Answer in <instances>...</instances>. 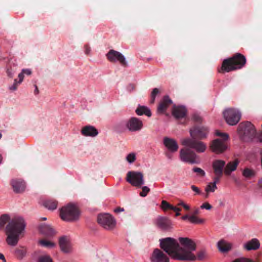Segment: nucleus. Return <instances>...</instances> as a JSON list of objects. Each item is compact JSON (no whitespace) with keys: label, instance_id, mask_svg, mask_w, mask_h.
Here are the masks:
<instances>
[{"label":"nucleus","instance_id":"nucleus-39","mask_svg":"<svg viewBox=\"0 0 262 262\" xmlns=\"http://www.w3.org/2000/svg\"><path fill=\"white\" fill-rule=\"evenodd\" d=\"M159 91L158 89L155 88V89H153V90H152V91L151 92V100H150V102L151 103H154L156 97L157 95L159 93Z\"/></svg>","mask_w":262,"mask_h":262},{"label":"nucleus","instance_id":"nucleus-4","mask_svg":"<svg viewBox=\"0 0 262 262\" xmlns=\"http://www.w3.org/2000/svg\"><path fill=\"white\" fill-rule=\"evenodd\" d=\"M246 61L244 55L236 53L232 57L223 60L219 72L224 73L241 69L245 66Z\"/></svg>","mask_w":262,"mask_h":262},{"label":"nucleus","instance_id":"nucleus-21","mask_svg":"<svg viewBox=\"0 0 262 262\" xmlns=\"http://www.w3.org/2000/svg\"><path fill=\"white\" fill-rule=\"evenodd\" d=\"M181 219L193 224H203L205 222V220L199 217L196 214H185Z\"/></svg>","mask_w":262,"mask_h":262},{"label":"nucleus","instance_id":"nucleus-26","mask_svg":"<svg viewBox=\"0 0 262 262\" xmlns=\"http://www.w3.org/2000/svg\"><path fill=\"white\" fill-rule=\"evenodd\" d=\"M260 243L258 239L253 238L244 245V248L248 251L256 250L259 249Z\"/></svg>","mask_w":262,"mask_h":262},{"label":"nucleus","instance_id":"nucleus-20","mask_svg":"<svg viewBox=\"0 0 262 262\" xmlns=\"http://www.w3.org/2000/svg\"><path fill=\"white\" fill-rule=\"evenodd\" d=\"M11 183L14 191L16 193H21L25 189V183L21 180L13 179Z\"/></svg>","mask_w":262,"mask_h":262},{"label":"nucleus","instance_id":"nucleus-27","mask_svg":"<svg viewBox=\"0 0 262 262\" xmlns=\"http://www.w3.org/2000/svg\"><path fill=\"white\" fill-rule=\"evenodd\" d=\"M157 225L163 229H167L170 227L171 221L167 217H160L157 220Z\"/></svg>","mask_w":262,"mask_h":262},{"label":"nucleus","instance_id":"nucleus-55","mask_svg":"<svg viewBox=\"0 0 262 262\" xmlns=\"http://www.w3.org/2000/svg\"><path fill=\"white\" fill-rule=\"evenodd\" d=\"M135 88V86L134 84H130L128 87H127V89L128 91H131L132 90H134Z\"/></svg>","mask_w":262,"mask_h":262},{"label":"nucleus","instance_id":"nucleus-17","mask_svg":"<svg viewBox=\"0 0 262 262\" xmlns=\"http://www.w3.org/2000/svg\"><path fill=\"white\" fill-rule=\"evenodd\" d=\"M172 103V100L168 96H164L158 106L157 113L159 114H164Z\"/></svg>","mask_w":262,"mask_h":262},{"label":"nucleus","instance_id":"nucleus-53","mask_svg":"<svg viewBox=\"0 0 262 262\" xmlns=\"http://www.w3.org/2000/svg\"><path fill=\"white\" fill-rule=\"evenodd\" d=\"M114 211L115 212V213H118L119 212L124 211V209L123 208L118 207L114 209Z\"/></svg>","mask_w":262,"mask_h":262},{"label":"nucleus","instance_id":"nucleus-64","mask_svg":"<svg viewBox=\"0 0 262 262\" xmlns=\"http://www.w3.org/2000/svg\"><path fill=\"white\" fill-rule=\"evenodd\" d=\"M47 220V218L46 217H42L41 219V220H43V221H45Z\"/></svg>","mask_w":262,"mask_h":262},{"label":"nucleus","instance_id":"nucleus-12","mask_svg":"<svg viewBox=\"0 0 262 262\" xmlns=\"http://www.w3.org/2000/svg\"><path fill=\"white\" fill-rule=\"evenodd\" d=\"M126 127L131 132H139L143 127L142 120L137 117H131L126 122Z\"/></svg>","mask_w":262,"mask_h":262},{"label":"nucleus","instance_id":"nucleus-63","mask_svg":"<svg viewBox=\"0 0 262 262\" xmlns=\"http://www.w3.org/2000/svg\"><path fill=\"white\" fill-rule=\"evenodd\" d=\"M199 211H200L199 208H195L193 213H199Z\"/></svg>","mask_w":262,"mask_h":262},{"label":"nucleus","instance_id":"nucleus-18","mask_svg":"<svg viewBox=\"0 0 262 262\" xmlns=\"http://www.w3.org/2000/svg\"><path fill=\"white\" fill-rule=\"evenodd\" d=\"M172 114L177 119H184L186 121L187 110L186 108L182 106H174L172 110Z\"/></svg>","mask_w":262,"mask_h":262},{"label":"nucleus","instance_id":"nucleus-30","mask_svg":"<svg viewBox=\"0 0 262 262\" xmlns=\"http://www.w3.org/2000/svg\"><path fill=\"white\" fill-rule=\"evenodd\" d=\"M242 174L246 179H250L255 176V171L252 169L246 167L243 170Z\"/></svg>","mask_w":262,"mask_h":262},{"label":"nucleus","instance_id":"nucleus-1","mask_svg":"<svg viewBox=\"0 0 262 262\" xmlns=\"http://www.w3.org/2000/svg\"><path fill=\"white\" fill-rule=\"evenodd\" d=\"M189 133L191 138H185L182 140V145L195 149L198 152H203L206 149V145L200 141L207 137L208 128L204 126L194 125L192 127Z\"/></svg>","mask_w":262,"mask_h":262},{"label":"nucleus","instance_id":"nucleus-35","mask_svg":"<svg viewBox=\"0 0 262 262\" xmlns=\"http://www.w3.org/2000/svg\"><path fill=\"white\" fill-rule=\"evenodd\" d=\"M39 244L46 248H52L55 246V244L52 242L46 240L41 239L39 242Z\"/></svg>","mask_w":262,"mask_h":262},{"label":"nucleus","instance_id":"nucleus-31","mask_svg":"<svg viewBox=\"0 0 262 262\" xmlns=\"http://www.w3.org/2000/svg\"><path fill=\"white\" fill-rule=\"evenodd\" d=\"M11 220L8 214H3L0 216V230L4 229L6 224H9Z\"/></svg>","mask_w":262,"mask_h":262},{"label":"nucleus","instance_id":"nucleus-7","mask_svg":"<svg viewBox=\"0 0 262 262\" xmlns=\"http://www.w3.org/2000/svg\"><path fill=\"white\" fill-rule=\"evenodd\" d=\"M186 147L181 149L180 151V158L181 160L191 164L198 163L197 156L195 152L191 149L190 147Z\"/></svg>","mask_w":262,"mask_h":262},{"label":"nucleus","instance_id":"nucleus-38","mask_svg":"<svg viewBox=\"0 0 262 262\" xmlns=\"http://www.w3.org/2000/svg\"><path fill=\"white\" fill-rule=\"evenodd\" d=\"M215 134L216 136L222 138L221 140H225L228 141L229 139V135L226 133H221L219 130H216Z\"/></svg>","mask_w":262,"mask_h":262},{"label":"nucleus","instance_id":"nucleus-48","mask_svg":"<svg viewBox=\"0 0 262 262\" xmlns=\"http://www.w3.org/2000/svg\"><path fill=\"white\" fill-rule=\"evenodd\" d=\"M201 208L202 209H206L209 210L211 208L212 206L208 203H204L201 206Z\"/></svg>","mask_w":262,"mask_h":262},{"label":"nucleus","instance_id":"nucleus-15","mask_svg":"<svg viewBox=\"0 0 262 262\" xmlns=\"http://www.w3.org/2000/svg\"><path fill=\"white\" fill-rule=\"evenodd\" d=\"M152 262H169V258L161 250L155 249L150 258Z\"/></svg>","mask_w":262,"mask_h":262},{"label":"nucleus","instance_id":"nucleus-32","mask_svg":"<svg viewBox=\"0 0 262 262\" xmlns=\"http://www.w3.org/2000/svg\"><path fill=\"white\" fill-rule=\"evenodd\" d=\"M16 65L13 64L11 65L9 63L7 70V76L10 78H12L16 71Z\"/></svg>","mask_w":262,"mask_h":262},{"label":"nucleus","instance_id":"nucleus-62","mask_svg":"<svg viewBox=\"0 0 262 262\" xmlns=\"http://www.w3.org/2000/svg\"><path fill=\"white\" fill-rule=\"evenodd\" d=\"M258 185L260 187L262 188V178L259 181Z\"/></svg>","mask_w":262,"mask_h":262},{"label":"nucleus","instance_id":"nucleus-23","mask_svg":"<svg viewBox=\"0 0 262 262\" xmlns=\"http://www.w3.org/2000/svg\"><path fill=\"white\" fill-rule=\"evenodd\" d=\"M81 132L82 135L84 136L95 137L98 134L97 129L94 126L91 125L84 126Z\"/></svg>","mask_w":262,"mask_h":262},{"label":"nucleus","instance_id":"nucleus-29","mask_svg":"<svg viewBox=\"0 0 262 262\" xmlns=\"http://www.w3.org/2000/svg\"><path fill=\"white\" fill-rule=\"evenodd\" d=\"M43 206L49 210L53 211L57 207V202L52 200H47L43 202Z\"/></svg>","mask_w":262,"mask_h":262},{"label":"nucleus","instance_id":"nucleus-9","mask_svg":"<svg viewBox=\"0 0 262 262\" xmlns=\"http://www.w3.org/2000/svg\"><path fill=\"white\" fill-rule=\"evenodd\" d=\"M223 114L227 123L230 125H236L241 119V114L234 108H228Z\"/></svg>","mask_w":262,"mask_h":262},{"label":"nucleus","instance_id":"nucleus-19","mask_svg":"<svg viewBox=\"0 0 262 262\" xmlns=\"http://www.w3.org/2000/svg\"><path fill=\"white\" fill-rule=\"evenodd\" d=\"M39 232L48 237L54 236L56 232L55 230L50 225L46 224H41L38 226Z\"/></svg>","mask_w":262,"mask_h":262},{"label":"nucleus","instance_id":"nucleus-25","mask_svg":"<svg viewBox=\"0 0 262 262\" xmlns=\"http://www.w3.org/2000/svg\"><path fill=\"white\" fill-rule=\"evenodd\" d=\"M160 206L163 211L172 210L175 212V213H179L182 211L180 207L173 206L165 200L162 201Z\"/></svg>","mask_w":262,"mask_h":262},{"label":"nucleus","instance_id":"nucleus-59","mask_svg":"<svg viewBox=\"0 0 262 262\" xmlns=\"http://www.w3.org/2000/svg\"><path fill=\"white\" fill-rule=\"evenodd\" d=\"M244 262H254V261L250 259L244 258Z\"/></svg>","mask_w":262,"mask_h":262},{"label":"nucleus","instance_id":"nucleus-49","mask_svg":"<svg viewBox=\"0 0 262 262\" xmlns=\"http://www.w3.org/2000/svg\"><path fill=\"white\" fill-rule=\"evenodd\" d=\"M91 51V48L88 45H84V52L85 54L89 55Z\"/></svg>","mask_w":262,"mask_h":262},{"label":"nucleus","instance_id":"nucleus-57","mask_svg":"<svg viewBox=\"0 0 262 262\" xmlns=\"http://www.w3.org/2000/svg\"><path fill=\"white\" fill-rule=\"evenodd\" d=\"M17 252L18 254H21L22 256H24V252L23 251V250H18L17 251Z\"/></svg>","mask_w":262,"mask_h":262},{"label":"nucleus","instance_id":"nucleus-56","mask_svg":"<svg viewBox=\"0 0 262 262\" xmlns=\"http://www.w3.org/2000/svg\"><path fill=\"white\" fill-rule=\"evenodd\" d=\"M0 259L3 260V262H6V258L2 253H0Z\"/></svg>","mask_w":262,"mask_h":262},{"label":"nucleus","instance_id":"nucleus-33","mask_svg":"<svg viewBox=\"0 0 262 262\" xmlns=\"http://www.w3.org/2000/svg\"><path fill=\"white\" fill-rule=\"evenodd\" d=\"M214 182L213 183H210L206 187L205 191L207 193H209L210 192H214L216 189L217 186L216 184L218 183L219 181H216L215 179L213 178Z\"/></svg>","mask_w":262,"mask_h":262},{"label":"nucleus","instance_id":"nucleus-41","mask_svg":"<svg viewBox=\"0 0 262 262\" xmlns=\"http://www.w3.org/2000/svg\"><path fill=\"white\" fill-rule=\"evenodd\" d=\"M136 159V155L134 153L129 154L126 158V160L130 163H133Z\"/></svg>","mask_w":262,"mask_h":262},{"label":"nucleus","instance_id":"nucleus-37","mask_svg":"<svg viewBox=\"0 0 262 262\" xmlns=\"http://www.w3.org/2000/svg\"><path fill=\"white\" fill-rule=\"evenodd\" d=\"M59 244L60 249L64 253L66 252V237L63 236L59 238Z\"/></svg>","mask_w":262,"mask_h":262},{"label":"nucleus","instance_id":"nucleus-6","mask_svg":"<svg viewBox=\"0 0 262 262\" xmlns=\"http://www.w3.org/2000/svg\"><path fill=\"white\" fill-rule=\"evenodd\" d=\"M126 181L132 186L140 188L144 184V175L141 172L129 171L126 174Z\"/></svg>","mask_w":262,"mask_h":262},{"label":"nucleus","instance_id":"nucleus-50","mask_svg":"<svg viewBox=\"0 0 262 262\" xmlns=\"http://www.w3.org/2000/svg\"><path fill=\"white\" fill-rule=\"evenodd\" d=\"M72 251V248L70 243L67 240V253H70Z\"/></svg>","mask_w":262,"mask_h":262},{"label":"nucleus","instance_id":"nucleus-52","mask_svg":"<svg viewBox=\"0 0 262 262\" xmlns=\"http://www.w3.org/2000/svg\"><path fill=\"white\" fill-rule=\"evenodd\" d=\"M19 81L18 83H21L23 81L24 78V74L22 73V72L18 74Z\"/></svg>","mask_w":262,"mask_h":262},{"label":"nucleus","instance_id":"nucleus-54","mask_svg":"<svg viewBox=\"0 0 262 262\" xmlns=\"http://www.w3.org/2000/svg\"><path fill=\"white\" fill-rule=\"evenodd\" d=\"M22 73H24V74L30 75L31 74V71L29 69H23L22 70Z\"/></svg>","mask_w":262,"mask_h":262},{"label":"nucleus","instance_id":"nucleus-40","mask_svg":"<svg viewBox=\"0 0 262 262\" xmlns=\"http://www.w3.org/2000/svg\"><path fill=\"white\" fill-rule=\"evenodd\" d=\"M150 191V189L147 186H143L142 188V191L140 193V195L142 197L146 196Z\"/></svg>","mask_w":262,"mask_h":262},{"label":"nucleus","instance_id":"nucleus-24","mask_svg":"<svg viewBox=\"0 0 262 262\" xmlns=\"http://www.w3.org/2000/svg\"><path fill=\"white\" fill-rule=\"evenodd\" d=\"M238 159H235L234 161H230L225 165L224 169V173L226 176H230L232 171H235L239 164Z\"/></svg>","mask_w":262,"mask_h":262},{"label":"nucleus","instance_id":"nucleus-47","mask_svg":"<svg viewBox=\"0 0 262 262\" xmlns=\"http://www.w3.org/2000/svg\"><path fill=\"white\" fill-rule=\"evenodd\" d=\"M20 83H18V81H17V79H14V82L13 84L10 87V90L12 91H15L17 89V86L18 84Z\"/></svg>","mask_w":262,"mask_h":262},{"label":"nucleus","instance_id":"nucleus-36","mask_svg":"<svg viewBox=\"0 0 262 262\" xmlns=\"http://www.w3.org/2000/svg\"><path fill=\"white\" fill-rule=\"evenodd\" d=\"M79 218V214H67V221L73 222Z\"/></svg>","mask_w":262,"mask_h":262},{"label":"nucleus","instance_id":"nucleus-3","mask_svg":"<svg viewBox=\"0 0 262 262\" xmlns=\"http://www.w3.org/2000/svg\"><path fill=\"white\" fill-rule=\"evenodd\" d=\"M26 226V222L21 216H15L11 220L5 231L7 235L6 241L8 245L14 246L17 244L19 236L24 231Z\"/></svg>","mask_w":262,"mask_h":262},{"label":"nucleus","instance_id":"nucleus-13","mask_svg":"<svg viewBox=\"0 0 262 262\" xmlns=\"http://www.w3.org/2000/svg\"><path fill=\"white\" fill-rule=\"evenodd\" d=\"M107 59L111 62H115L118 61L120 64L124 66H127L124 56L119 52L114 50H110L106 54Z\"/></svg>","mask_w":262,"mask_h":262},{"label":"nucleus","instance_id":"nucleus-22","mask_svg":"<svg viewBox=\"0 0 262 262\" xmlns=\"http://www.w3.org/2000/svg\"><path fill=\"white\" fill-rule=\"evenodd\" d=\"M232 243L228 242L224 239H221L217 243V248L219 251L223 253H227L232 249Z\"/></svg>","mask_w":262,"mask_h":262},{"label":"nucleus","instance_id":"nucleus-60","mask_svg":"<svg viewBox=\"0 0 262 262\" xmlns=\"http://www.w3.org/2000/svg\"><path fill=\"white\" fill-rule=\"evenodd\" d=\"M61 218L62 220L66 221V214H60Z\"/></svg>","mask_w":262,"mask_h":262},{"label":"nucleus","instance_id":"nucleus-28","mask_svg":"<svg viewBox=\"0 0 262 262\" xmlns=\"http://www.w3.org/2000/svg\"><path fill=\"white\" fill-rule=\"evenodd\" d=\"M136 114L139 116L145 115L148 117L151 116L150 110L146 106L139 105L136 110Z\"/></svg>","mask_w":262,"mask_h":262},{"label":"nucleus","instance_id":"nucleus-10","mask_svg":"<svg viewBox=\"0 0 262 262\" xmlns=\"http://www.w3.org/2000/svg\"><path fill=\"white\" fill-rule=\"evenodd\" d=\"M98 223L103 228L110 229L115 227L116 222L111 214H99Z\"/></svg>","mask_w":262,"mask_h":262},{"label":"nucleus","instance_id":"nucleus-58","mask_svg":"<svg viewBox=\"0 0 262 262\" xmlns=\"http://www.w3.org/2000/svg\"><path fill=\"white\" fill-rule=\"evenodd\" d=\"M65 210H66V207L65 206H63L62 207L61 209H60V213H66L65 212Z\"/></svg>","mask_w":262,"mask_h":262},{"label":"nucleus","instance_id":"nucleus-16","mask_svg":"<svg viewBox=\"0 0 262 262\" xmlns=\"http://www.w3.org/2000/svg\"><path fill=\"white\" fill-rule=\"evenodd\" d=\"M163 142L164 146L171 152H175L179 149V145L174 139L165 137Z\"/></svg>","mask_w":262,"mask_h":262},{"label":"nucleus","instance_id":"nucleus-44","mask_svg":"<svg viewBox=\"0 0 262 262\" xmlns=\"http://www.w3.org/2000/svg\"><path fill=\"white\" fill-rule=\"evenodd\" d=\"M193 171L195 172H196L198 174H199L201 176H204L205 175V171L200 168L194 167L193 169Z\"/></svg>","mask_w":262,"mask_h":262},{"label":"nucleus","instance_id":"nucleus-61","mask_svg":"<svg viewBox=\"0 0 262 262\" xmlns=\"http://www.w3.org/2000/svg\"><path fill=\"white\" fill-rule=\"evenodd\" d=\"M35 91H34V94L35 95H36V94H37L38 93L39 90L38 89L37 86L36 85H35Z\"/></svg>","mask_w":262,"mask_h":262},{"label":"nucleus","instance_id":"nucleus-42","mask_svg":"<svg viewBox=\"0 0 262 262\" xmlns=\"http://www.w3.org/2000/svg\"><path fill=\"white\" fill-rule=\"evenodd\" d=\"M38 262H53L49 256H42L38 258Z\"/></svg>","mask_w":262,"mask_h":262},{"label":"nucleus","instance_id":"nucleus-46","mask_svg":"<svg viewBox=\"0 0 262 262\" xmlns=\"http://www.w3.org/2000/svg\"><path fill=\"white\" fill-rule=\"evenodd\" d=\"M192 119L196 123H201L202 122V118L198 114H194L192 116Z\"/></svg>","mask_w":262,"mask_h":262},{"label":"nucleus","instance_id":"nucleus-11","mask_svg":"<svg viewBox=\"0 0 262 262\" xmlns=\"http://www.w3.org/2000/svg\"><path fill=\"white\" fill-rule=\"evenodd\" d=\"M225 165V161L222 160H215L212 162V168L215 175L214 178L216 181H220L222 177Z\"/></svg>","mask_w":262,"mask_h":262},{"label":"nucleus","instance_id":"nucleus-43","mask_svg":"<svg viewBox=\"0 0 262 262\" xmlns=\"http://www.w3.org/2000/svg\"><path fill=\"white\" fill-rule=\"evenodd\" d=\"M200 260H203L205 258V252L203 250L199 251L197 254V256L196 257Z\"/></svg>","mask_w":262,"mask_h":262},{"label":"nucleus","instance_id":"nucleus-14","mask_svg":"<svg viewBox=\"0 0 262 262\" xmlns=\"http://www.w3.org/2000/svg\"><path fill=\"white\" fill-rule=\"evenodd\" d=\"M179 239L181 245L188 250L187 251L191 252L192 251L195 250L196 244L192 239L188 237H180ZM179 251H182V253L186 251V250H184L182 248H179Z\"/></svg>","mask_w":262,"mask_h":262},{"label":"nucleus","instance_id":"nucleus-45","mask_svg":"<svg viewBox=\"0 0 262 262\" xmlns=\"http://www.w3.org/2000/svg\"><path fill=\"white\" fill-rule=\"evenodd\" d=\"M180 206H182L185 211H189L190 210V206L185 204L184 202L181 201L178 204V206L177 207H180Z\"/></svg>","mask_w":262,"mask_h":262},{"label":"nucleus","instance_id":"nucleus-34","mask_svg":"<svg viewBox=\"0 0 262 262\" xmlns=\"http://www.w3.org/2000/svg\"><path fill=\"white\" fill-rule=\"evenodd\" d=\"M67 213H79L77 206L73 203L67 204Z\"/></svg>","mask_w":262,"mask_h":262},{"label":"nucleus","instance_id":"nucleus-5","mask_svg":"<svg viewBox=\"0 0 262 262\" xmlns=\"http://www.w3.org/2000/svg\"><path fill=\"white\" fill-rule=\"evenodd\" d=\"M237 131L242 140L245 142L251 140L256 136V129L250 122L241 123Z\"/></svg>","mask_w":262,"mask_h":262},{"label":"nucleus","instance_id":"nucleus-2","mask_svg":"<svg viewBox=\"0 0 262 262\" xmlns=\"http://www.w3.org/2000/svg\"><path fill=\"white\" fill-rule=\"evenodd\" d=\"M160 247L168 253L172 258L180 260H195V256L190 251L180 253V246L177 241L170 237H167L160 240Z\"/></svg>","mask_w":262,"mask_h":262},{"label":"nucleus","instance_id":"nucleus-8","mask_svg":"<svg viewBox=\"0 0 262 262\" xmlns=\"http://www.w3.org/2000/svg\"><path fill=\"white\" fill-rule=\"evenodd\" d=\"M228 148L227 141L217 138L210 142L209 149L210 150L216 154H221L227 150Z\"/></svg>","mask_w":262,"mask_h":262},{"label":"nucleus","instance_id":"nucleus-51","mask_svg":"<svg viewBox=\"0 0 262 262\" xmlns=\"http://www.w3.org/2000/svg\"><path fill=\"white\" fill-rule=\"evenodd\" d=\"M191 188L193 191L195 192L198 194H200L201 193L199 188L195 185H191Z\"/></svg>","mask_w":262,"mask_h":262}]
</instances>
